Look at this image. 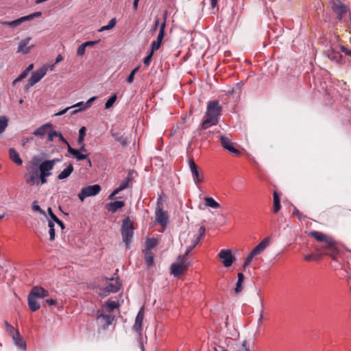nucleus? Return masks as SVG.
<instances>
[{"label":"nucleus","instance_id":"obj_11","mask_svg":"<svg viewBox=\"0 0 351 351\" xmlns=\"http://www.w3.org/2000/svg\"><path fill=\"white\" fill-rule=\"evenodd\" d=\"M219 139L223 148L228 150L230 154L234 156H239L241 154L240 151L234 147V143L230 138L221 135Z\"/></svg>","mask_w":351,"mask_h":351},{"label":"nucleus","instance_id":"obj_50","mask_svg":"<svg viewBox=\"0 0 351 351\" xmlns=\"http://www.w3.org/2000/svg\"><path fill=\"white\" fill-rule=\"evenodd\" d=\"M96 99V97H92L85 104L84 108H82L84 110L89 108L91 106L92 103Z\"/></svg>","mask_w":351,"mask_h":351},{"label":"nucleus","instance_id":"obj_53","mask_svg":"<svg viewBox=\"0 0 351 351\" xmlns=\"http://www.w3.org/2000/svg\"><path fill=\"white\" fill-rule=\"evenodd\" d=\"M341 50L345 53V55L350 56L351 58V50L346 48L345 46L341 47Z\"/></svg>","mask_w":351,"mask_h":351},{"label":"nucleus","instance_id":"obj_17","mask_svg":"<svg viewBox=\"0 0 351 351\" xmlns=\"http://www.w3.org/2000/svg\"><path fill=\"white\" fill-rule=\"evenodd\" d=\"M114 317L110 315L104 314L103 313L97 315V320L99 323L102 324L103 328L105 329L108 328L112 322Z\"/></svg>","mask_w":351,"mask_h":351},{"label":"nucleus","instance_id":"obj_3","mask_svg":"<svg viewBox=\"0 0 351 351\" xmlns=\"http://www.w3.org/2000/svg\"><path fill=\"white\" fill-rule=\"evenodd\" d=\"M191 261L184 256L180 255L176 263L171 265V273L175 276H179L182 273L186 271L191 265Z\"/></svg>","mask_w":351,"mask_h":351},{"label":"nucleus","instance_id":"obj_37","mask_svg":"<svg viewBox=\"0 0 351 351\" xmlns=\"http://www.w3.org/2000/svg\"><path fill=\"white\" fill-rule=\"evenodd\" d=\"M107 308L108 311L111 312L116 308H119V304L114 301L108 300L104 305Z\"/></svg>","mask_w":351,"mask_h":351},{"label":"nucleus","instance_id":"obj_45","mask_svg":"<svg viewBox=\"0 0 351 351\" xmlns=\"http://www.w3.org/2000/svg\"><path fill=\"white\" fill-rule=\"evenodd\" d=\"M86 129L85 127H82L79 130V136H78V143L82 144L84 140V136L86 135Z\"/></svg>","mask_w":351,"mask_h":351},{"label":"nucleus","instance_id":"obj_9","mask_svg":"<svg viewBox=\"0 0 351 351\" xmlns=\"http://www.w3.org/2000/svg\"><path fill=\"white\" fill-rule=\"evenodd\" d=\"M41 15H42L41 12H36L32 13L31 14H29L27 16L21 17V18L16 19L14 21H3V22H1V24L4 26L14 27H17V26L20 25L23 22L32 20L34 18L40 16Z\"/></svg>","mask_w":351,"mask_h":351},{"label":"nucleus","instance_id":"obj_2","mask_svg":"<svg viewBox=\"0 0 351 351\" xmlns=\"http://www.w3.org/2000/svg\"><path fill=\"white\" fill-rule=\"evenodd\" d=\"M59 161V159L55 158L53 160H46L40 163L38 170L40 184H44L47 182V177L51 175L50 171L53 169L55 164Z\"/></svg>","mask_w":351,"mask_h":351},{"label":"nucleus","instance_id":"obj_59","mask_svg":"<svg viewBox=\"0 0 351 351\" xmlns=\"http://www.w3.org/2000/svg\"><path fill=\"white\" fill-rule=\"evenodd\" d=\"M84 104H85V103H84V102H82V101H81V102H78V103L75 104V105H73V106H71L70 108H71L80 107V109H81V110H84L82 109V108H84Z\"/></svg>","mask_w":351,"mask_h":351},{"label":"nucleus","instance_id":"obj_14","mask_svg":"<svg viewBox=\"0 0 351 351\" xmlns=\"http://www.w3.org/2000/svg\"><path fill=\"white\" fill-rule=\"evenodd\" d=\"M189 165L195 182L199 183L203 182L204 176L199 172L198 167L193 159L189 160Z\"/></svg>","mask_w":351,"mask_h":351},{"label":"nucleus","instance_id":"obj_23","mask_svg":"<svg viewBox=\"0 0 351 351\" xmlns=\"http://www.w3.org/2000/svg\"><path fill=\"white\" fill-rule=\"evenodd\" d=\"M52 128V124L51 123H45L40 127L38 128L34 132L33 134L36 136H39L43 138L47 133L49 129Z\"/></svg>","mask_w":351,"mask_h":351},{"label":"nucleus","instance_id":"obj_43","mask_svg":"<svg viewBox=\"0 0 351 351\" xmlns=\"http://www.w3.org/2000/svg\"><path fill=\"white\" fill-rule=\"evenodd\" d=\"M117 95H112L106 102L105 108L108 109L111 108L117 100Z\"/></svg>","mask_w":351,"mask_h":351},{"label":"nucleus","instance_id":"obj_57","mask_svg":"<svg viewBox=\"0 0 351 351\" xmlns=\"http://www.w3.org/2000/svg\"><path fill=\"white\" fill-rule=\"evenodd\" d=\"M194 245H191L190 246H189L185 252V253L182 255V256H184V257L187 258V256H189V254L191 253V252L193 250V249L194 248Z\"/></svg>","mask_w":351,"mask_h":351},{"label":"nucleus","instance_id":"obj_38","mask_svg":"<svg viewBox=\"0 0 351 351\" xmlns=\"http://www.w3.org/2000/svg\"><path fill=\"white\" fill-rule=\"evenodd\" d=\"M8 125V119L5 116L0 117V134H2Z\"/></svg>","mask_w":351,"mask_h":351},{"label":"nucleus","instance_id":"obj_4","mask_svg":"<svg viewBox=\"0 0 351 351\" xmlns=\"http://www.w3.org/2000/svg\"><path fill=\"white\" fill-rule=\"evenodd\" d=\"M270 243V238L265 237L263 239L250 253L243 265V269L244 270L253 260L254 257L261 254Z\"/></svg>","mask_w":351,"mask_h":351},{"label":"nucleus","instance_id":"obj_33","mask_svg":"<svg viewBox=\"0 0 351 351\" xmlns=\"http://www.w3.org/2000/svg\"><path fill=\"white\" fill-rule=\"evenodd\" d=\"M14 344L19 348L22 350H25L26 348V343L25 341L23 340V338L21 336L20 333L19 332V337H14L12 339Z\"/></svg>","mask_w":351,"mask_h":351},{"label":"nucleus","instance_id":"obj_16","mask_svg":"<svg viewBox=\"0 0 351 351\" xmlns=\"http://www.w3.org/2000/svg\"><path fill=\"white\" fill-rule=\"evenodd\" d=\"M32 40L31 37H27L25 39H23L21 40V42L19 44L17 53H23V54H27L30 52L31 49L34 48V45H29V42Z\"/></svg>","mask_w":351,"mask_h":351},{"label":"nucleus","instance_id":"obj_48","mask_svg":"<svg viewBox=\"0 0 351 351\" xmlns=\"http://www.w3.org/2000/svg\"><path fill=\"white\" fill-rule=\"evenodd\" d=\"M85 51H86V47L82 43L77 48V56H84L85 54Z\"/></svg>","mask_w":351,"mask_h":351},{"label":"nucleus","instance_id":"obj_32","mask_svg":"<svg viewBox=\"0 0 351 351\" xmlns=\"http://www.w3.org/2000/svg\"><path fill=\"white\" fill-rule=\"evenodd\" d=\"M273 197H274L273 211H274V213H276L280 210V209L281 208L280 197L278 196L276 191L274 192Z\"/></svg>","mask_w":351,"mask_h":351},{"label":"nucleus","instance_id":"obj_1","mask_svg":"<svg viewBox=\"0 0 351 351\" xmlns=\"http://www.w3.org/2000/svg\"><path fill=\"white\" fill-rule=\"evenodd\" d=\"M222 106L219 101L213 100L208 103L204 119L200 125L201 130H206L219 123V118L221 115Z\"/></svg>","mask_w":351,"mask_h":351},{"label":"nucleus","instance_id":"obj_62","mask_svg":"<svg viewBox=\"0 0 351 351\" xmlns=\"http://www.w3.org/2000/svg\"><path fill=\"white\" fill-rule=\"evenodd\" d=\"M45 302L50 306L56 305L57 303L56 300H55L53 299H47V300H46Z\"/></svg>","mask_w":351,"mask_h":351},{"label":"nucleus","instance_id":"obj_52","mask_svg":"<svg viewBox=\"0 0 351 351\" xmlns=\"http://www.w3.org/2000/svg\"><path fill=\"white\" fill-rule=\"evenodd\" d=\"M48 213L50 216V217L52 219L53 221H58V218L56 217V215L53 213L52 209L51 208H48L47 209Z\"/></svg>","mask_w":351,"mask_h":351},{"label":"nucleus","instance_id":"obj_7","mask_svg":"<svg viewBox=\"0 0 351 351\" xmlns=\"http://www.w3.org/2000/svg\"><path fill=\"white\" fill-rule=\"evenodd\" d=\"M101 191V186L99 184H94L83 187L80 193L78 194V197L81 202H83L86 197L95 196Z\"/></svg>","mask_w":351,"mask_h":351},{"label":"nucleus","instance_id":"obj_64","mask_svg":"<svg viewBox=\"0 0 351 351\" xmlns=\"http://www.w3.org/2000/svg\"><path fill=\"white\" fill-rule=\"evenodd\" d=\"M215 351H227L222 346H218L215 348Z\"/></svg>","mask_w":351,"mask_h":351},{"label":"nucleus","instance_id":"obj_55","mask_svg":"<svg viewBox=\"0 0 351 351\" xmlns=\"http://www.w3.org/2000/svg\"><path fill=\"white\" fill-rule=\"evenodd\" d=\"M58 137L59 138V140L66 145L67 148L69 147V143L68 141L63 137L61 133H58Z\"/></svg>","mask_w":351,"mask_h":351},{"label":"nucleus","instance_id":"obj_6","mask_svg":"<svg viewBox=\"0 0 351 351\" xmlns=\"http://www.w3.org/2000/svg\"><path fill=\"white\" fill-rule=\"evenodd\" d=\"M133 223L129 217L124 219L121 226V234L123 237V241L125 243L127 247H128L129 243H130L134 234Z\"/></svg>","mask_w":351,"mask_h":351},{"label":"nucleus","instance_id":"obj_56","mask_svg":"<svg viewBox=\"0 0 351 351\" xmlns=\"http://www.w3.org/2000/svg\"><path fill=\"white\" fill-rule=\"evenodd\" d=\"M99 42V40L96 41H86L83 43V45L87 47H93L95 44H97Z\"/></svg>","mask_w":351,"mask_h":351},{"label":"nucleus","instance_id":"obj_51","mask_svg":"<svg viewBox=\"0 0 351 351\" xmlns=\"http://www.w3.org/2000/svg\"><path fill=\"white\" fill-rule=\"evenodd\" d=\"M153 54L154 53L149 52V54L144 58L143 62L147 66H148L150 64Z\"/></svg>","mask_w":351,"mask_h":351},{"label":"nucleus","instance_id":"obj_15","mask_svg":"<svg viewBox=\"0 0 351 351\" xmlns=\"http://www.w3.org/2000/svg\"><path fill=\"white\" fill-rule=\"evenodd\" d=\"M47 71V67L46 66H43L40 69L34 71L29 77L30 85H35L38 83L46 75Z\"/></svg>","mask_w":351,"mask_h":351},{"label":"nucleus","instance_id":"obj_30","mask_svg":"<svg viewBox=\"0 0 351 351\" xmlns=\"http://www.w3.org/2000/svg\"><path fill=\"white\" fill-rule=\"evenodd\" d=\"M5 329L8 335L13 339L14 337H19V330L15 329L12 325H10L8 322H5Z\"/></svg>","mask_w":351,"mask_h":351},{"label":"nucleus","instance_id":"obj_49","mask_svg":"<svg viewBox=\"0 0 351 351\" xmlns=\"http://www.w3.org/2000/svg\"><path fill=\"white\" fill-rule=\"evenodd\" d=\"M319 258V256L316 254H311L304 256V260L306 261H313Z\"/></svg>","mask_w":351,"mask_h":351},{"label":"nucleus","instance_id":"obj_20","mask_svg":"<svg viewBox=\"0 0 351 351\" xmlns=\"http://www.w3.org/2000/svg\"><path fill=\"white\" fill-rule=\"evenodd\" d=\"M308 236L313 237L320 243L326 241L328 244H330V242H331L330 237L319 231H311L308 233Z\"/></svg>","mask_w":351,"mask_h":351},{"label":"nucleus","instance_id":"obj_25","mask_svg":"<svg viewBox=\"0 0 351 351\" xmlns=\"http://www.w3.org/2000/svg\"><path fill=\"white\" fill-rule=\"evenodd\" d=\"M125 204L123 201H115L106 204V208L108 211L115 213L118 209L124 206Z\"/></svg>","mask_w":351,"mask_h":351},{"label":"nucleus","instance_id":"obj_41","mask_svg":"<svg viewBox=\"0 0 351 351\" xmlns=\"http://www.w3.org/2000/svg\"><path fill=\"white\" fill-rule=\"evenodd\" d=\"M48 226L49 228V239L50 241H53L55 239L56 236L53 221H49L48 223Z\"/></svg>","mask_w":351,"mask_h":351},{"label":"nucleus","instance_id":"obj_63","mask_svg":"<svg viewBox=\"0 0 351 351\" xmlns=\"http://www.w3.org/2000/svg\"><path fill=\"white\" fill-rule=\"evenodd\" d=\"M28 75V73L24 70L20 75H19V78L23 80V79H25Z\"/></svg>","mask_w":351,"mask_h":351},{"label":"nucleus","instance_id":"obj_22","mask_svg":"<svg viewBox=\"0 0 351 351\" xmlns=\"http://www.w3.org/2000/svg\"><path fill=\"white\" fill-rule=\"evenodd\" d=\"M328 58L337 63H341L342 62L343 56L339 52L335 51L333 49H330L326 51Z\"/></svg>","mask_w":351,"mask_h":351},{"label":"nucleus","instance_id":"obj_44","mask_svg":"<svg viewBox=\"0 0 351 351\" xmlns=\"http://www.w3.org/2000/svg\"><path fill=\"white\" fill-rule=\"evenodd\" d=\"M292 214L297 217L300 221L305 220L307 218V217L302 213L296 207H294Z\"/></svg>","mask_w":351,"mask_h":351},{"label":"nucleus","instance_id":"obj_5","mask_svg":"<svg viewBox=\"0 0 351 351\" xmlns=\"http://www.w3.org/2000/svg\"><path fill=\"white\" fill-rule=\"evenodd\" d=\"M330 244H328L326 241H324L321 243L320 246H316L315 250L322 254L330 256L332 259H335L339 252L336 243L332 237H330Z\"/></svg>","mask_w":351,"mask_h":351},{"label":"nucleus","instance_id":"obj_12","mask_svg":"<svg viewBox=\"0 0 351 351\" xmlns=\"http://www.w3.org/2000/svg\"><path fill=\"white\" fill-rule=\"evenodd\" d=\"M156 221L163 228H165L168 221V216L166 212L163 211L160 205H158L155 211Z\"/></svg>","mask_w":351,"mask_h":351},{"label":"nucleus","instance_id":"obj_42","mask_svg":"<svg viewBox=\"0 0 351 351\" xmlns=\"http://www.w3.org/2000/svg\"><path fill=\"white\" fill-rule=\"evenodd\" d=\"M130 181V178L129 176H128L125 180L122 181L120 183L119 187L117 189H116L118 191V192H120V191L125 189L126 188H128L129 186Z\"/></svg>","mask_w":351,"mask_h":351},{"label":"nucleus","instance_id":"obj_36","mask_svg":"<svg viewBox=\"0 0 351 351\" xmlns=\"http://www.w3.org/2000/svg\"><path fill=\"white\" fill-rule=\"evenodd\" d=\"M112 135L114 138V139L117 141L119 142L123 146H125L128 144V141L126 138H125L120 133H112Z\"/></svg>","mask_w":351,"mask_h":351},{"label":"nucleus","instance_id":"obj_54","mask_svg":"<svg viewBox=\"0 0 351 351\" xmlns=\"http://www.w3.org/2000/svg\"><path fill=\"white\" fill-rule=\"evenodd\" d=\"M205 232H206V228L204 226H201L199 228V234L197 235V237H200V238L202 239V237H204L205 235Z\"/></svg>","mask_w":351,"mask_h":351},{"label":"nucleus","instance_id":"obj_24","mask_svg":"<svg viewBox=\"0 0 351 351\" xmlns=\"http://www.w3.org/2000/svg\"><path fill=\"white\" fill-rule=\"evenodd\" d=\"M333 9L338 14L339 19H341L342 18L343 14L346 13L348 11V7L342 4L338 0L337 1L336 3H334Z\"/></svg>","mask_w":351,"mask_h":351},{"label":"nucleus","instance_id":"obj_35","mask_svg":"<svg viewBox=\"0 0 351 351\" xmlns=\"http://www.w3.org/2000/svg\"><path fill=\"white\" fill-rule=\"evenodd\" d=\"M145 260L147 265L151 267L154 264V254L152 251H146L145 254Z\"/></svg>","mask_w":351,"mask_h":351},{"label":"nucleus","instance_id":"obj_21","mask_svg":"<svg viewBox=\"0 0 351 351\" xmlns=\"http://www.w3.org/2000/svg\"><path fill=\"white\" fill-rule=\"evenodd\" d=\"M68 152L77 161H81L87 158L88 154H84L79 149H74L69 145Z\"/></svg>","mask_w":351,"mask_h":351},{"label":"nucleus","instance_id":"obj_31","mask_svg":"<svg viewBox=\"0 0 351 351\" xmlns=\"http://www.w3.org/2000/svg\"><path fill=\"white\" fill-rule=\"evenodd\" d=\"M244 278V275L242 273L238 274V280L236 284V287L234 288L235 293L238 294L242 291Z\"/></svg>","mask_w":351,"mask_h":351},{"label":"nucleus","instance_id":"obj_27","mask_svg":"<svg viewBox=\"0 0 351 351\" xmlns=\"http://www.w3.org/2000/svg\"><path fill=\"white\" fill-rule=\"evenodd\" d=\"M27 301L29 307L32 311L34 312L40 308V304L37 302V298H34V296L32 297L28 295Z\"/></svg>","mask_w":351,"mask_h":351},{"label":"nucleus","instance_id":"obj_26","mask_svg":"<svg viewBox=\"0 0 351 351\" xmlns=\"http://www.w3.org/2000/svg\"><path fill=\"white\" fill-rule=\"evenodd\" d=\"M9 156L10 158L17 165H21L23 160L20 158L19 154L14 148L9 149Z\"/></svg>","mask_w":351,"mask_h":351},{"label":"nucleus","instance_id":"obj_18","mask_svg":"<svg viewBox=\"0 0 351 351\" xmlns=\"http://www.w3.org/2000/svg\"><path fill=\"white\" fill-rule=\"evenodd\" d=\"M28 295L34 297L36 298H44L49 295V292L41 287H34Z\"/></svg>","mask_w":351,"mask_h":351},{"label":"nucleus","instance_id":"obj_61","mask_svg":"<svg viewBox=\"0 0 351 351\" xmlns=\"http://www.w3.org/2000/svg\"><path fill=\"white\" fill-rule=\"evenodd\" d=\"M40 162V158H39V157H38V156H35V157H34V158H33V159H32V165H35V166H36V165H37V164H38V162Z\"/></svg>","mask_w":351,"mask_h":351},{"label":"nucleus","instance_id":"obj_13","mask_svg":"<svg viewBox=\"0 0 351 351\" xmlns=\"http://www.w3.org/2000/svg\"><path fill=\"white\" fill-rule=\"evenodd\" d=\"M219 258L222 261V264L226 267H230L234 262V257L230 250H223L219 253Z\"/></svg>","mask_w":351,"mask_h":351},{"label":"nucleus","instance_id":"obj_8","mask_svg":"<svg viewBox=\"0 0 351 351\" xmlns=\"http://www.w3.org/2000/svg\"><path fill=\"white\" fill-rule=\"evenodd\" d=\"M27 172L25 175L26 183L32 186L40 184L39 173L36 168L29 166L27 167Z\"/></svg>","mask_w":351,"mask_h":351},{"label":"nucleus","instance_id":"obj_29","mask_svg":"<svg viewBox=\"0 0 351 351\" xmlns=\"http://www.w3.org/2000/svg\"><path fill=\"white\" fill-rule=\"evenodd\" d=\"M73 171V167L72 164H69L58 176L59 180H64L67 178Z\"/></svg>","mask_w":351,"mask_h":351},{"label":"nucleus","instance_id":"obj_40","mask_svg":"<svg viewBox=\"0 0 351 351\" xmlns=\"http://www.w3.org/2000/svg\"><path fill=\"white\" fill-rule=\"evenodd\" d=\"M116 23H117L116 19L115 18L112 19L109 21L108 24L107 25L101 27L99 29V32H103L105 30H110V29H112L115 26Z\"/></svg>","mask_w":351,"mask_h":351},{"label":"nucleus","instance_id":"obj_47","mask_svg":"<svg viewBox=\"0 0 351 351\" xmlns=\"http://www.w3.org/2000/svg\"><path fill=\"white\" fill-rule=\"evenodd\" d=\"M55 136H58V132L55 130H52L51 129H49L48 131V140L49 141H53V138Z\"/></svg>","mask_w":351,"mask_h":351},{"label":"nucleus","instance_id":"obj_34","mask_svg":"<svg viewBox=\"0 0 351 351\" xmlns=\"http://www.w3.org/2000/svg\"><path fill=\"white\" fill-rule=\"evenodd\" d=\"M205 204L208 207L213 208H218L220 207V204L216 202L213 197H206L204 198Z\"/></svg>","mask_w":351,"mask_h":351},{"label":"nucleus","instance_id":"obj_60","mask_svg":"<svg viewBox=\"0 0 351 351\" xmlns=\"http://www.w3.org/2000/svg\"><path fill=\"white\" fill-rule=\"evenodd\" d=\"M134 78V72H131L127 78V82L130 84V83L133 82Z\"/></svg>","mask_w":351,"mask_h":351},{"label":"nucleus","instance_id":"obj_39","mask_svg":"<svg viewBox=\"0 0 351 351\" xmlns=\"http://www.w3.org/2000/svg\"><path fill=\"white\" fill-rule=\"evenodd\" d=\"M158 244L156 239H148L146 240V251H151Z\"/></svg>","mask_w":351,"mask_h":351},{"label":"nucleus","instance_id":"obj_28","mask_svg":"<svg viewBox=\"0 0 351 351\" xmlns=\"http://www.w3.org/2000/svg\"><path fill=\"white\" fill-rule=\"evenodd\" d=\"M166 20H167V13H165L164 14V21H163V23L160 26L159 33H158V35L157 36V40H156V42H159L160 44H162V40L164 38V36H165V27H166Z\"/></svg>","mask_w":351,"mask_h":351},{"label":"nucleus","instance_id":"obj_10","mask_svg":"<svg viewBox=\"0 0 351 351\" xmlns=\"http://www.w3.org/2000/svg\"><path fill=\"white\" fill-rule=\"evenodd\" d=\"M121 285L118 280L111 279L106 287L100 289L99 295L106 296L110 293H116L120 289Z\"/></svg>","mask_w":351,"mask_h":351},{"label":"nucleus","instance_id":"obj_19","mask_svg":"<svg viewBox=\"0 0 351 351\" xmlns=\"http://www.w3.org/2000/svg\"><path fill=\"white\" fill-rule=\"evenodd\" d=\"M143 319H144V308H141L136 317L135 323L132 327L133 330H134L135 332H136L139 334L141 333V330H142V324H143Z\"/></svg>","mask_w":351,"mask_h":351},{"label":"nucleus","instance_id":"obj_58","mask_svg":"<svg viewBox=\"0 0 351 351\" xmlns=\"http://www.w3.org/2000/svg\"><path fill=\"white\" fill-rule=\"evenodd\" d=\"M201 238L200 237H197V236H195L194 238H193V245H194V247H195L201 241Z\"/></svg>","mask_w":351,"mask_h":351},{"label":"nucleus","instance_id":"obj_46","mask_svg":"<svg viewBox=\"0 0 351 351\" xmlns=\"http://www.w3.org/2000/svg\"><path fill=\"white\" fill-rule=\"evenodd\" d=\"M160 46L161 44L159 42L154 41L152 43L151 49L149 52L154 53L155 51H157L160 49Z\"/></svg>","mask_w":351,"mask_h":351}]
</instances>
